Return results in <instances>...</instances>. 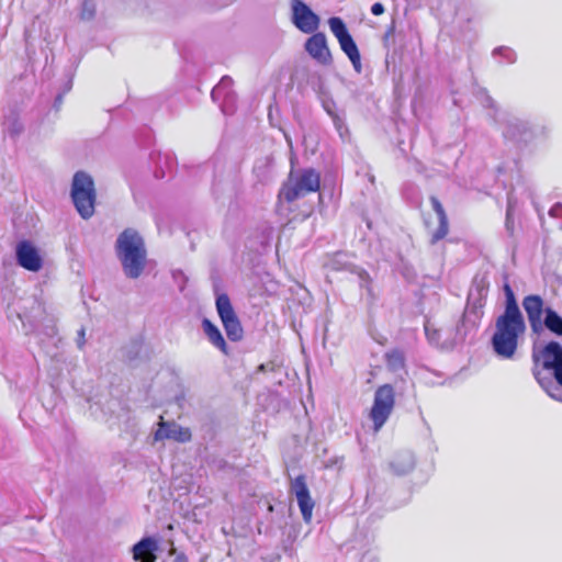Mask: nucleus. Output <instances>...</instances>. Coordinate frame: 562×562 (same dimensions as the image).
Masks as SVG:
<instances>
[{"label": "nucleus", "instance_id": "nucleus-1", "mask_svg": "<svg viewBox=\"0 0 562 562\" xmlns=\"http://www.w3.org/2000/svg\"><path fill=\"white\" fill-rule=\"evenodd\" d=\"M116 257L126 278L138 279L147 262V250L143 237L133 228L124 229L115 241Z\"/></svg>", "mask_w": 562, "mask_h": 562}, {"label": "nucleus", "instance_id": "nucleus-2", "mask_svg": "<svg viewBox=\"0 0 562 562\" xmlns=\"http://www.w3.org/2000/svg\"><path fill=\"white\" fill-rule=\"evenodd\" d=\"M525 330L522 315H499L491 340L494 352L502 359H512L517 350L518 338Z\"/></svg>", "mask_w": 562, "mask_h": 562}, {"label": "nucleus", "instance_id": "nucleus-3", "mask_svg": "<svg viewBox=\"0 0 562 562\" xmlns=\"http://www.w3.org/2000/svg\"><path fill=\"white\" fill-rule=\"evenodd\" d=\"M522 307L527 314L530 328L535 334H540L543 329H548L557 336H562V316L553 308L544 307V302L540 295L530 294L525 296Z\"/></svg>", "mask_w": 562, "mask_h": 562}, {"label": "nucleus", "instance_id": "nucleus-4", "mask_svg": "<svg viewBox=\"0 0 562 562\" xmlns=\"http://www.w3.org/2000/svg\"><path fill=\"white\" fill-rule=\"evenodd\" d=\"M319 186L321 177L314 169L306 168L297 171H291L279 193V196L290 203L308 193L318 191Z\"/></svg>", "mask_w": 562, "mask_h": 562}, {"label": "nucleus", "instance_id": "nucleus-5", "mask_svg": "<svg viewBox=\"0 0 562 562\" xmlns=\"http://www.w3.org/2000/svg\"><path fill=\"white\" fill-rule=\"evenodd\" d=\"M70 195L77 212L83 220L94 214L97 193L90 175L85 171H77L74 175Z\"/></svg>", "mask_w": 562, "mask_h": 562}, {"label": "nucleus", "instance_id": "nucleus-6", "mask_svg": "<svg viewBox=\"0 0 562 562\" xmlns=\"http://www.w3.org/2000/svg\"><path fill=\"white\" fill-rule=\"evenodd\" d=\"M395 405V391L391 384L380 385L374 392L373 405L370 409V419L373 429L378 432L391 416Z\"/></svg>", "mask_w": 562, "mask_h": 562}, {"label": "nucleus", "instance_id": "nucleus-7", "mask_svg": "<svg viewBox=\"0 0 562 562\" xmlns=\"http://www.w3.org/2000/svg\"><path fill=\"white\" fill-rule=\"evenodd\" d=\"M328 25L331 33L337 38L341 50L348 56L351 61L355 70L357 72L361 71V57L357 44L355 43L352 36L347 30V26L342 19L338 16H333L328 20Z\"/></svg>", "mask_w": 562, "mask_h": 562}, {"label": "nucleus", "instance_id": "nucleus-8", "mask_svg": "<svg viewBox=\"0 0 562 562\" xmlns=\"http://www.w3.org/2000/svg\"><path fill=\"white\" fill-rule=\"evenodd\" d=\"M328 25L331 33L337 38L341 50L348 56L351 61L355 70L357 72L361 71V57L357 44L355 43L352 36L347 30V26L342 19L338 16H333L328 20Z\"/></svg>", "mask_w": 562, "mask_h": 562}, {"label": "nucleus", "instance_id": "nucleus-9", "mask_svg": "<svg viewBox=\"0 0 562 562\" xmlns=\"http://www.w3.org/2000/svg\"><path fill=\"white\" fill-rule=\"evenodd\" d=\"M291 21L301 32L312 34L319 27V16L302 0L291 1Z\"/></svg>", "mask_w": 562, "mask_h": 562}, {"label": "nucleus", "instance_id": "nucleus-10", "mask_svg": "<svg viewBox=\"0 0 562 562\" xmlns=\"http://www.w3.org/2000/svg\"><path fill=\"white\" fill-rule=\"evenodd\" d=\"M15 259L23 269L37 272L43 267V258L38 249L29 240H21L15 246Z\"/></svg>", "mask_w": 562, "mask_h": 562}, {"label": "nucleus", "instance_id": "nucleus-11", "mask_svg": "<svg viewBox=\"0 0 562 562\" xmlns=\"http://www.w3.org/2000/svg\"><path fill=\"white\" fill-rule=\"evenodd\" d=\"M291 493L295 495L303 520L310 522L314 508V502L311 498L304 475L296 476L291 483Z\"/></svg>", "mask_w": 562, "mask_h": 562}, {"label": "nucleus", "instance_id": "nucleus-12", "mask_svg": "<svg viewBox=\"0 0 562 562\" xmlns=\"http://www.w3.org/2000/svg\"><path fill=\"white\" fill-rule=\"evenodd\" d=\"M305 50L308 55L322 65H328L331 61V54L327 45L326 35L322 32L314 33L305 42Z\"/></svg>", "mask_w": 562, "mask_h": 562}, {"label": "nucleus", "instance_id": "nucleus-13", "mask_svg": "<svg viewBox=\"0 0 562 562\" xmlns=\"http://www.w3.org/2000/svg\"><path fill=\"white\" fill-rule=\"evenodd\" d=\"M155 441L172 439L178 442H187L191 439V432L188 428L181 427L176 423H167L161 419L158 429L154 435Z\"/></svg>", "mask_w": 562, "mask_h": 562}, {"label": "nucleus", "instance_id": "nucleus-14", "mask_svg": "<svg viewBox=\"0 0 562 562\" xmlns=\"http://www.w3.org/2000/svg\"><path fill=\"white\" fill-rule=\"evenodd\" d=\"M158 549V541L155 538L145 537L133 546V558L140 562H155Z\"/></svg>", "mask_w": 562, "mask_h": 562}, {"label": "nucleus", "instance_id": "nucleus-15", "mask_svg": "<svg viewBox=\"0 0 562 562\" xmlns=\"http://www.w3.org/2000/svg\"><path fill=\"white\" fill-rule=\"evenodd\" d=\"M537 361H541L544 369L552 371L562 361V346L557 341L548 342L538 356Z\"/></svg>", "mask_w": 562, "mask_h": 562}, {"label": "nucleus", "instance_id": "nucleus-16", "mask_svg": "<svg viewBox=\"0 0 562 562\" xmlns=\"http://www.w3.org/2000/svg\"><path fill=\"white\" fill-rule=\"evenodd\" d=\"M551 372L555 381L552 379L542 380L539 373L536 374V378L550 397L562 402V361Z\"/></svg>", "mask_w": 562, "mask_h": 562}, {"label": "nucleus", "instance_id": "nucleus-17", "mask_svg": "<svg viewBox=\"0 0 562 562\" xmlns=\"http://www.w3.org/2000/svg\"><path fill=\"white\" fill-rule=\"evenodd\" d=\"M430 203L438 223V227L431 233V243L435 244L438 240L442 239L448 234L449 223L447 214L440 201L436 196H431Z\"/></svg>", "mask_w": 562, "mask_h": 562}, {"label": "nucleus", "instance_id": "nucleus-18", "mask_svg": "<svg viewBox=\"0 0 562 562\" xmlns=\"http://www.w3.org/2000/svg\"><path fill=\"white\" fill-rule=\"evenodd\" d=\"M505 136L515 140L527 142L529 139V123L519 119L508 121Z\"/></svg>", "mask_w": 562, "mask_h": 562}, {"label": "nucleus", "instance_id": "nucleus-19", "mask_svg": "<svg viewBox=\"0 0 562 562\" xmlns=\"http://www.w3.org/2000/svg\"><path fill=\"white\" fill-rule=\"evenodd\" d=\"M232 79L229 77H223L221 81L213 88L211 92V97L213 101H218L221 99H224V104H222V111L227 114V102L232 98Z\"/></svg>", "mask_w": 562, "mask_h": 562}, {"label": "nucleus", "instance_id": "nucleus-20", "mask_svg": "<svg viewBox=\"0 0 562 562\" xmlns=\"http://www.w3.org/2000/svg\"><path fill=\"white\" fill-rule=\"evenodd\" d=\"M202 327L210 342L226 355V341L220 329L207 318L202 321Z\"/></svg>", "mask_w": 562, "mask_h": 562}, {"label": "nucleus", "instance_id": "nucleus-21", "mask_svg": "<svg viewBox=\"0 0 562 562\" xmlns=\"http://www.w3.org/2000/svg\"><path fill=\"white\" fill-rule=\"evenodd\" d=\"M391 468L394 473L403 475L412 471L415 467L414 456L406 451L397 454L391 462Z\"/></svg>", "mask_w": 562, "mask_h": 562}, {"label": "nucleus", "instance_id": "nucleus-22", "mask_svg": "<svg viewBox=\"0 0 562 562\" xmlns=\"http://www.w3.org/2000/svg\"><path fill=\"white\" fill-rule=\"evenodd\" d=\"M222 324L224 326L228 339H231L232 341H238L241 339L243 327L236 315L222 321Z\"/></svg>", "mask_w": 562, "mask_h": 562}, {"label": "nucleus", "instance_id": "nucleus-23", "mask_svg": "<svg viewBox=\"0 0 562 562\" xmlns=\"http://www.w3.org/2000/svg\"><path fill=\"white\" fill-rule=\"evenodd\" d=\"M385 362L392 372H398L405 367V357L403 351L398 349H392L385 353Z\"/></svg>", "mask_w": 562, "mask_h": 562}, {"label": "nucleus", "instance_id": "nucleus-24", "mask_svg": "<svg viewBox=\"0 0 562 562\" xmlns=\"http://www.w3.org/2000/svg\"><path fill=\"white\" fill-rule=\"evenodd\" d=\"M216 311L221 321L235 316L231 300L226 294H218L216 297Z\"/></svg>", "mask_w": 562, "mask_h": 562}, {"label": "nucleus", "instance_id": "nucleus-25", "mask_svg": "<svg viewBox=\"0 0 562 562\" xmlns=\"http://www.w3.org/2000/svg\"><path fill=\"white\" fill-rule=\"evenodd\" d=\"M255 172L261 181L270 179L273 158L265 156L256 160Z\"/></svg>", "mask_w": 562, "mask_h": 562}, {"label": "nucleus", "instance_id": "nucleus-26", "mask_svg": "<svg viewBox=\"0 0 562 562\" xmlns=\"http://www.w3.org/2000/svg\"><path fill=\"white\" fill-rule=\"evenodd\" d=\"M504 290H505V294H506V303H505V310H504L503 314L522 315L510 286L508 284H505Z\"/></svg>", "mask_w": 562, "mask_h": 562}, {"label": "nucleus", "instance_id": "nucleus-27", "mask_svg": "<svg viewBox=\"0 0 562 562\" xmlns=\"http://www.w3.org/2000/svg\"><path fill=\"white\" fill-rule=\"evenodd\" d=\"M425 334L428 339V341L434 346L440 345V338H441V330L434 327L432 324L427 322L425 324Z\"/></svg>", "mask_w": 562, "mask_h": 562}, {"label": "nucleus", "instance_id": "nucleus-28", "mask_svg": "<svg viewBox=\"0 0 562 562\" xmlns=\"http://www.w3.org/2000/svg\"><path fill=\"white\" fill-rule=\"evenodd\" d=\"M95 15V4L92 0H85L81 4L80 19L90 21Z\"/></svg>", "mask_w": 562, "mask_h": 562}, {"label": "nucleus", "instance_id": "nucleus-29", "mask_svg": "<svg viewBox=\"0 0 562 562\" xmlns=\"http://www.w3.org/2000/svg\"><path fill=\"white\" fill-rule=\"evenodd\" d=\"M493 54L495 56H498V55L502 56L504 58V61H506L508 64H513L516 60V53L512 48H508V47L495 48Z\"/></svg>", "mask_w": 562, "mask_h": 562}, {"label": "nucleus", "instance_id": "nucleus-30", "mask_svg": "<svg viewBox=\"0 0 562 562\" xmlns=\"http://www.w3.org/2000/svg\"><path fill=\"white\" fill-rule=\"evenodd\" d=\"M514 198L512 195H508V202H507V211H506V228L508 231H513L514 227V220H513V212H514Z\"/></svg>", "mask_w": 562, "mask_h": 562}, {"label": "nucleus", "instance_id": "nucleus-31", "mask_svg": "<svg viewBox=\"0 0 562 562\" xmlns=\"http://www.w3.org/2000/svg\"><path fill=\"white\" fill-rule=\"evenodd\" d=\"M394 33H395V24H394V22H392L382 38L383 45L386 48H390L394 44Z\"/></svg>", "mask_w": 562, "mask_h": 562}, {"label": "nucleus", "instance_id": "nucleus-32", "mask_svg": "<svg viewBox=\"0 0 562 562\" xmlns=\"http://www.w3.org/2000/svg\"><path fill=\"white\" fill-rule=\"evenodd\" d=\"M22 131H23V125L18 120H13L12 122L8 123V125H7V132L12 137L20 135Z\"/></svg>", "mask_w": 562, "mask_h": 562}, {"label": "nucleus", "instance_id": "nucleus-33", "mask_svg": "<svg viewBox=\"0 0 562 562\" xmlns=\"http://www.w3.org/2000/svg\"><path fill=\"white\" fill-rule=\"evenodd\" d=\"M331 120L335 125V128L339 133V135L342 137L344 133L347 132V127L345 125L344 119L340 117L338 114H331Z\"/></svg>", "mask_w": 562, "mask_h": 562}, {"label": "nucleus", "instance_id": "nucleus-34", "mask_svg": "<svg viewBox=\"0 0 562 562\" xmlns=\"http://www.w3.org/2000/svg\"><path fill=\"white\" fill-rule=\"evenodd\" d=\"M349 269L351 272L356 273L359 277L361 281V286H364L369 282V274L364 269L355 266L350 267Z\"/></svg>", "mask_w": 562, "mask_h": 562}, {"label": "nucleus", "instance_id": "nucleus-35", "mask_svg": "<svg viewBox=\"0 0 562 562\" xmlns=\"http://www.w3.org/2000/svg\"><path fill=\"white\" fill-rule=\"evenodd\" d=\"M549 215L555 218L562 216V203L558 202L553 204L549 210Z\"/></svg>", "mask_w": 562, "mask_h": 562}, {"label": "nucleus", "instance_id": "nucleus-36", "mask_svg": "<svg viewBox=\"0 0 562 562\" xmlns=\"http://www.w3.org/2000/svg\"><path fill=\"white\" fill-rule=\"evenodd\" d=\"M371 12L374 15H381L384 12V5L380 2H375L371 7Z\"/></svg>", "mask_w": 562, "mask_h": 562}, {"label": "nucleus", "instance_id": "nucleus-37", "mask_svg": "<svg viewBox=\"0 0 562 562\" xmlns=\"http://www.w3.org/2000/svg\"><path fill=\"white\" fill-rule=\"evenodd\" d=\"M483 105L486 106V108H492L493 106V100L490 95H486L484 93V100L482 101Z\"/></svg>", "mask_w": 562, "mask_h": 562}, {"label": "nucleus", "instance_id": "nucleus-38", "mask_svg": "<svg viewBox=\"0 0 562 562\" xmlns=\"http://www.w3.org/2000/svg\"><path fill=\"white\" fill-rule=\"evenodd\" d=\"M85 344V329H81L79 331V340H78V346L79 348H81Z\"/></svg>", "mask_w": 562, "mask_h": 562}, {"label": "nucleus", "instance_id": "nucleus-39", "mask_svg": "<svg viewBox=\"0 0 562 562\" xmlns=\"http://www.w3.org/2000/svg\"><path fill=\"white\" fill-rule=\"evenodd\" d=\"M342 256H344L342 254H337V255H336V258H335V259H334V261H333V268H334V269H342V268H344V267H341V266H336V263H337V265L339 263L338 259H339L340 257H342Z\"/></svg>", "mask_w": 562, "mask_h": 562}, {"label": "nucleus", "instance_id": "nucleus-40", "mask_svg": "<svg viewBox=\"0 0 562 562\" xmlns=\"http://www.w3.org/2000/svg\"><path fill=\"white\" fill-rule=\"evenodd\" d=\"M325 110H326V112L328 113V115H329L330 117H331V114H337V113L334 111L333 106H330V105H325Z\"/></svg>", "mask_w": 562, "mask_h": 562}, {"label": "nucleus", "instance_id": "nucleus-41", "mask_svg": "<svg viewBox=\"0 0 562 562\" xmlns=\"http://www.w3.org/2000/svg\"><path fill=\"white\" fill-rule=\"evenodd\" d=\"M266 370H267V364H263V363H262V364H260V366L258 367V371H260V372H265Z\"/></svg>", "mask_w": 562, "mask_h": 562}]
</instances>
